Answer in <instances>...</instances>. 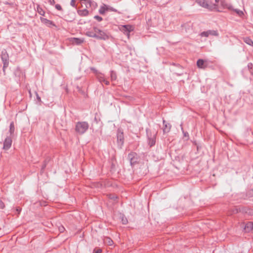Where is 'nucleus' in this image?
Instances as JSON below:
<instances>
[{"label": "nucleus", "mask_w": 253, "mask_h": 253, "mask_svg": "<svg viewBox=\"0 0 253 253\" xmlns=\"http://www.w3.org/2000/svg\"><path fill=\"white\" fill-rule=\"evenodd\" d=\"M232 10H234L238 15L241 16L244 15V13L242 11L238 10V9H234L233 8Z\"/></svg>", "instance_id": "4be33fe9"}, {"label": "nucleus", "mask_w": 253, "mask_h": 253, "mask_svg": "<svg viewBox=\"0 0 253 253\" xmlns=\"http://www.w3.org/2000/svg\"><path fill=\"white\" fill-rule=\"evenodd\" d=\"M55 7L57 9H58L59 10H62V7H61V5H60L59 4H56L55 5Z\"/></svg>", "instance_id": "a878e982"}, {"label": "nucleus", "mask_w": 253, "mask_h": 253, "mask_svg": "<svg viewBox=\"0 0 253 253\" xmlns=\"http://www.w3.org/2000/svg\"><path fill=\"white\" fill-rule=\"evenodd\" d=\"M120 29L125 34H126L128 37L129 36V33L134 29L133 27L129 25L121 26Z\"/></svg>", "instance_id": "0eeeda50"}, {"label": "nucleus", "mask_w": 253, "mask_h": 253, "mask_svg": "<svg viewBox=\"0 0 253 253\" xmlns=\"http://www.w3.org/2000/svg\"><path fill=\"white\" fill-rule=\"evenodd\" d=\"M116 11V10L113 8V7H111L104 4H103L102 6H100V9L99 10V13L101 14H104L106 11Z\"/></svg>", "instance_id": "423d86ee"}, {"label": "nucleus", "mask_w": 253, "mask_h": 253, "mask_svg": "<svg viewBox=\"0 0 253 253\" xmlns=\"http://www.w3.org/2000/svg\"><path fill=\"white\" fill-rule=\"evenodd\" d=\"M41 21L42 23L46 24L48 26H49L50 25H54L52 21H51L48 19H46L45 18H41Z\"/></svg>", "instance_id": "dca6fc26"}, {"label": "nucleus", "mask_w": 253, "mask_h": 253, "mask_svg": "<svg viewBox=\"0 0 253 253\" xmlns=\"http://www.w3.org/2000/svg\"><path fill=\"white\" fill-rule=\"evenodd\" d=\"M0 207L1 208H3L4 207V205H3V204L2 203H0Z\"/></svg>", "instance_id": "2f4dec72"}, {"label": "nucleus", "mask_w": 253, "mask_h": 253, "mask_svg": "<svg viewBox=\"0 0 253 253\" xmlns=\"http://www.w3.org/2000/svg\"><path fill=\"white\" fill-rule=\"evenodd\" d=\"M85 35L89 37L95 38L99 39L104 40L107 37V36L104 32L97 28H94L92 31L87 32Z\"/></svg>", "instance_id": "f257e3e1"}, {"label": "nucleus", "mask_w": 253, "mask_h": 253, "mask_svg": "<svg viewBox=\"0 0 253 253\" xmlns=\"http://www.w3.org/2000/svg\"><path fill=\"white\" fill-rule=\"evenodd\" d=\"M163 123L164 125V131L165 132H169L171 128V125L169 123H167L165 121H163Z\"/></svg>", "instance_id": "4468645a"}, {"label": "nucleus", "mask_w": 253, "mask_h": 253, "mask_svg": "<svg viewBox=\"0 0 253 253\" xmlns=\"http://www.w3.org/2000/svg\"><path fill=\"white\" fill-rule=\"evenodd\" d=\"M12 144V140L10 137H6L3 143V148L5 150L9 149Z\"/></svg>", "instance_id": "9d476101"}, {"label": "nucleus", "mask_w": 253, "mask_h": 253, "mask_svg": "<svg viewBox=\"0 0 253 253\" xmlns=\"http://www.w3.org/2000/svg\"><path fill=\"white\" fill-rule=\"evenodd\" d=\"M197 66L200 68H204V61L202 59H199L197 61Z\"/></svg>", "instance_id": "f3484780"}, {"label": "nucleus", "mask_w": 253, "mask_h": 253, "mask_svg": "<svg viewBox=\"0 0 253 253\" xmlns=\"http://www.w3.org/2000/svg\"><path fill=\"white\" fill-rule=\"evenodd\" d=\"M155 144V141L152 140L151 142H150V146H152Z\"/></svg>", "instance_id": "c756f323"}, {"label": "nucleus", "mask_w": 253, "mask_h": 253, "mask_svg": "<svg viewBox=\"0 0 253 253\" xmlns=\"http://www.w3.org/2000/svg\"><path fill=\"white\" fill-rule=\"evenodd\" d=\"M197 2L201 6L206 9H213L214 8L213 6H211L210 1L207 0H197Z\"/></svg>", "instance_id": "20e7f679"}, {"label": "nucleus", "mask_w": 253, "mask_h": 253, "mask_svg": "<svg viewBox=\"0 0 253 253\" xmlns=\"http://www.w3.org/2000/svg\"><path fill=\"white\" fill-rule=\"evenodd\" d=\"M105 84H108L109 82H108V81H105Z\"/></svg>", "instance_id": "473e14b6"}, {"label": "nucleus", "mask_w": 253, "mask_h": 253, "mask_svg": "<svg viewBox=\"0 0 253 253\" xmlns=\"http://www.w3.org/2000/svg\"><path fill=\"white\" fill-rule=\"evenodd\" d=\"M78 13L81 16H87L88 15V10L84 8L82 10H78Z\"/></svg>", "instance_id": "2eb2a0df"}, {"label": "nucleus", "mask_w": 253, "mask_h": 253, "mask_svg": "<svg viewBox=\"0 0 253 253\" xmlns=\"http://www.w3.org/2000/svg\"><path fill=\"white\" fill-rule=\"evenodd\" d=\"M126 222H127V220L126 219H125V220L123 219V223L124 224H126Z\"/></svg>", "instance_id": "7c9ffc66"}, {"label": "nucleus", "mask_w": 253, "mask_h": 253, "mask_svg": "<svg viewBox=\"0 0 253 253\" xmlns=\"http://www.w3.org/2000/svg\"><path fill=\"white\" fill-rule=\"evenodd\" d=\"M94 18L95 19H96L97 20H98V21H101L102 20V18L101 17L99 16H95L94 17Z\"/></svg>", "instance_id": "cd10ccee"}, {"label": "nucleus", "mask_w": 253, "mask_h": 253, "mask_svg": "<svg viewBox=\"0 0 253 253\" xmlns=\"http://www.w3.org/2000/svg\"><path fill=\"white\" fill-rule=\"evenodd\" d=\"M65 229L64 227L61 226L59 228V230L61 232H63L64 231Z\"/></svg>", "instance_id": "c85d7f7f"}, {"label": "nucleus", "mask_w": 253, "mask_h": 253, "mask_svg": "<svg viewBox=\"0 0 253 253\" xmlns=\"http://www.w3.org/2000/svg\"><path fill=\"white\" fill-rule=\"evenodd\" d=\"M88 126L86 123H78L76 125V130L80 134H83L88 129Z\"/></svg>", "instance_id": "f03ea898"}, {"label": "nucleus", "mask_w": 253, "mask_h": 253, "mask_svg": "<svg viewBox=\"0 0 253 253\" xmlns=\"http://www.w3.org/2000/svg\"><path fill=\"white\" fill-rule=\"evenodd\" d=\"M220 7L222 8V11H223V10L225 8H227L231 10L233 9L232 5L225 0H221L220 1Z\"/></svg>", "instance_id": "1a4fd4ad"}, {"label": "nucleus", "mask_w": 253, "mask_h": 253, "mask_svg": "<svg viewBox=\"0 0 253 253\" xmlns=\"http://www.w3.org/2000/svg\"><path fill=\"white\" fill-rule=\"evenodd\" d=\"M104 243L107 245L112 246L113 245V242L110 238L106 237L104 239Z\"/></svg>", "instance_id": "a211bd4d"}, {"label": "nucleus", "mask_w": 253, "mask_h": 253, "mask_svg": "<svg viewBox=\"0 0 253 253\" xmlns=\"http://www.w3.org/2000/svg\"><path fill=\"white\" fill-rule=\"evenodd\" d=\"M73 42L74 43L80 44L83 43L84 42V40L82 39L75 38L74 39Z\"/></svg>", "instance_id": "412c9836"}, {"label": "nucleus", "mask_w": 253, "mask_h": 253, "mask_svg": "<svg viewBox=\"0 0 253 253\" xmlns=\"http://www.w3.org/2000/svg\"><path fill=\"white\" fill-rule=\"evenodd\" d=\"M8 66V63L6 62H5L4 63V64H3V71H4L5 70V69Z\"/></svg>", "instance_id": "bb28decb"}, {"label": "nucleus", "mask_w": 253, "mask_h": 253, "mask_svg": "<svg viewBox=\"0 0 253 253\" xmlns=\"http://www.w3.org/2000/svg\"><path fill=\"white\" fill-rule=\"evenodd\" d=\"M15 130L14 124L11 122L10 125L9 132L11 135L13 134Z\"/></svg>", "instance_id": "aec40b11"}, {"label": "nucleus", "mask_w": 253, "mask_h": 253, "mask_svg": "<svg viewBox=\"0 0 253 253\" xmlns=\"http://www.w3.org/2000/svg\"><path fill=\"white\" fill-rule=\"evenodd\" d=\"M220 0H215L214 3L210 2V5L214 6L213 9H210L211 11H216L218 12H222V8L218 5V3Z\"/></svg>", "instance_id": "6e6552de"}, {"label": "nucleus", "mask_w": 253, "mask_h": 253, "mask_svg": "<svg viewBox=\"0 0 253 253\" xmlns=\"http://www.w3.org/2000/svg\"><path fill=\"white\" fill-rule=\"evenodd\" d=\"M245 229L247 232H250L253 230V222H247L245 226Z\"/></svg>", "instance_id": "ddd939ff"}, {"label": "nucleus", "mask_w": 253, "mask_h": 253, "mask_svg": "<svg viewBox=\"0 0 253 253\" xmlns=\"http://www.w3.org/2000/svg\"><path fill=\"white\" fill-rule=\"evenodd\" d=\"M244 41L247 44L253 46V41L249 38H245L244 39Z\"/></svg>", "instance_id": "6ab92c4d"}, {"label": "nucleus", "mask_w": 253, "mask_h": 253, "mask_svg": "<svg viewBox=\"0 0 253 253\" xmlns=\"http://www.w3.org/2000/svg\"><path fill=\"white\" fill-rule=\"evenodd\" d=\"M43 13H44V12H43V13H40V14H41V15H43V14H44Z\"/></svg>", "instance_id": "72a5a7b5"}, {"label": "nucleus", "mask_w": 253, "mask_h": 253, "mask_svg": "<svg viewBox=\"0 0 253 253\" xmlns=\"http://www.w3.org/2000/svg\"><path fill=\"white\" fill-rule=\"evenodd\" d=\"M111 78L112 80H116L117 79L116 74L114 72H112L111 74Z\"/></svg>", "instance_id": "5701e85b"}, {"label": "nucleus", "mask_w": 253, "mask_h": 253, "mask_svg": "<svg viewBox=\"0 0 253 253\" xmlns=\"http://www.w3.org/2000/svg\"><path fill=\"white\" fill-rule=\"evenodd\" d=\"M200 36L202 37H208L210 36L217 37L219 36V34L217 30H208L202 32Z\"/></svg>", "instance_id": "7ed1b4c3"}, {"label": "nucleus", "mask_w": 253, "mask_h": 253, "mask_svg": "<svg viewBox=\"0 0 253 253\" xmlns=\"http://www.w3.org/2000/svg\"><path fill=\"white\" fill-rule=\"evenodd\" d=\"M102 250L99 248H96L94 250V253H101Z\"/></svg>", "instance_id": "b1692460"}, {"label": "nucleus", "mask_w": 253, "mask_h": 253, "mask_svg": "<svg viewBox=\"0 0 253 253\" xmlns=\"http://www.w3.org/2000/svg\"><path fill=\"white\" fill-rule=\"evenodd\" d=\"M81 6L83 8H89L91 7V2L90 0H81Z\"/></svg>", "instance_id": "9b49d317"}, {"label": "nucleus", "mask_w": 253, "mask_h": 253, "mask_svg": "<svg viewBox=\"0 0 253 253\" xmlns=\"http://www.w3.org/2000/svg\"><path fill=\"white\" fill-rule=\"evenodd\" d=\"M136 156L137 155L135 153H131L128 155V158L130 160V163L131 165H133L136 162Z\"/></svg>", "instance_id": "f8f14e48"}, {"label": "nucleus", "mask_w": 253, "mask_h": 253, "mask_svg": "<svg viewBox=\"0 0 253 253\" xmlns=\"http://www.w3.org/2000/svg\"><path fill=\"white\" fill-rule=\"evenodd\" d=\"M117 143L119 146H122L124 144V133L122 130L119 129L117 132Z\"/></svg>", "instance_id": "39448f33"}, {"label": "nucleus", "mask_w": 253, "mask_h": 253, "mask_svg": "<svg viewBox=\"0 0 253 253\" xmlns=\"http://www.w3.org/2000/svg\"><path fill=\"white\" fill-rule=\"evenodd\" d=\"M70 4L73 7L76 6V0H71Z\"/></svg>", "instance_id": "393cba45"}]
</instances>
